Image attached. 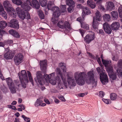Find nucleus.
Returning a JSON list of instances; mask_svg holds the SVG:
<instances>
[{
  "mask_svg": "<svg viewBox=\"0 0 122 122\" xmlns=\"http://www.w3.org/2000/svg\"><path fill=\"white\" fill-rule=\"evenodd\" d=\"M87 5L92 9L94 8L96 5L91 0H88L87 1Z\"/></svg>",
  "mask_w": 122,
  "mask_h": 122,
  "instance_id": "nucleus-27",
  "label": "nucleus"
},
{
  "mask_svg": "<svg viewBox=\"0 0 122 122\" xmlns=\"http://www.w3.org/2000/svg\"><path fill=\"white\" fill-rule=\"evenodd\" d=\"M16 102L15 101H14L11 103V104L12 105H16Z\"/></svg>",
  "mask_w": 122,
  "mask_h": 122,
  "instance_id": "nucleus-62",
  "label": "nucleus"
},
{
  "mask_svg": "<svg viewBox=\"0 0 122 122\" xmlns=\"http://www.w3.org/2000/svg\"><path fill=\"white\" fill-rule=\"evenodd\" d=\"M9 33L13 36L17 38H19L20 37V36L19 33L15 30H11L9 31Z\"/></svg>",
  "mask_w": 122,
  "mask_h": 122,
  "instance_id": "nucleus-22",
  "label": "nucleus"
},
{
  "mask_svg": "<svg viewBox=\"0 0 122 122\" xmlns=\"http://www.w3.org/2000/svg\"><path fill=\"white\" fill-rule=\"evenodd\" d=\"M94 17L95 18V20H96V21H101L102 16L99 11H98L96 13L95 17Z\"/></svg>",
  "mask_w": 122,
  "mask_h": 122,
  "instance_id": "nucleus-25",
  "label": "nucleus"
},
{
  "mask_svg": "<svg viewBox=\"0 0 122 122\" xmlns=\"http://www.w3.org/2000/svg\"><path fill=\"white\" fill-rule=\"evenodd\" d=\"M81 27L82 28L88 30L89 29V25L84 23H81Z\"/></svg>",
  "mask_w": 122,
  "mask_h": 122,
  "instance_id": "nucleus-38",
  "label": "nucleus"
},
{
  "mask_svg": "<svg viewBox=\"0 0 122 122\" xmlns=\"http://www.w3.org/2000/svg\"><path fill=\"white\" fill-rule=\"evenodd\" d=\"M79 31L80 33L81 34L82 36L83 37L84 34L85 33V31L83 30L80 29Z\"/></svg>",
  "mask_w": 122,
  "mask_h": 122,
  "instance_id": "nucleus-49",
  "label": "nucleus"
},
{
  "mask_svg": "<svg viewBox=\"0 0 122 122\" xmlns=\"http://www.w3.org/2000/svg\"><path fill=\"white\" fill-rule=\"evenodd\" d=\"M97 71L99 75L100 79L103 84H105L108 82V76L105 72V71L102 67H98L96 68Z\"/></svg>",
  "mask_w": 122,
  "mask_h": 122,
  "instance_id": "nucleus-5",
  "label": "nucleus"
},
{
  "mask_svg": "<svg viewBox=\"0 0 122 122\" xmlns=\"http://www.w3.org/2000/svg\"><path fill=\"white\" fill-rule=\"evenodd\" d=\"M69 72H67V82L70 86H75L76 85V81L73 77L69 76Z\"/></svg>",
  "mask_w": 122,
  "mask_h": 122,
  "instance_id": "nucleus-12",
  "label": "nucleus"
},
{
  "mask_svg": "<svg viewBox=\"0 0 122 122\" xmlns=\"http://www.w3.org/2000/svg\"><path fill=\"white\" fill-rule=\"evenodd\" d=\"M25 81V80H22V81H20L21 82V83L22 86L24 88H25L26 87V84L24 83H23L22 82L23 81Z\"/></svg>",
  "mask_w": 122,
  "mask_h": 122,
  "instance_id": "nucleus-50",
  "label": "nucleus"
},
{
  "mask_svg": "<svg viewBox=\"0 0 122 122\" xmlns=\"http://www.w3.org/2000/svg\"><path fill=\"white\" fill-rule=\"evenodd\" d=\"M97 33L102 35H103L104 34V32L102 30H97Z\"/></svg>",
  "mask_w": 122,
  "mask_h": 122,
  "instance_id": "nucleus-47",
  "label": "nucleus"
},
{
  "mask_svg": "<svg viewBox=\"0 0 122 122\" xmlns=\"http://www.w3.org/2000/svg\"><path fill=\"white\" fill-rule=\"evenodd\" d=\"M102 59V61L103 64L104 65L105 67H107L110 66H112L111 65V61L106 60H104L103 58L102 55H101L100 57Z\"/></svg>",
  "mask_w": 122,
  "mask_h": 122,
  "instance_id": "nucleus-19",
  "label": "nucleus"
},
{
  "mask_svg": "<svg viewBox=\"0 0 122 122\" xmlns=\"http://www.w3.org/2000/svg\"><path fill=\"white\" fill-rule=\"evenodd\" d=\"M99 23L97 21L95 20V18H93V20L92 24V27L94 29H97Z\"/></svg>",
  "mask_w": 122,
  "mask_h": 122,
  "instance_id": "nucleus-28",
  "label": "nucleus"
},
{
  "mask_svg": "<svg viewBox=\"0 0 122 122\" xmlns=\"http://www.w3.org/2000/svg\"><path fill=\"white\" fill-rule=\"evenodd\" d=\"M94 36L95 35L94 34L93 35L88 34L84 38V40L86 43L88 44H89L95 38Z\"/></svg>",
  "mask_w": 122,
  "mask_h": 122,
  "instance_id": "nucleus-16",
  "label": "nucleus"
},
{
  "mask_svg": "<svg viewBox=\"0 0 122 122\" xmlns=\"http://www.w3.org/2000/svg\"><path fill=\"white\" fill-rule=\"evenodd\" d=\"M12 1L13 3L18 5H22V4H21L22 3V2L21 0H12Z\"/></svg>",
  "mask_w": 122,
  "mask_h": 122,
  "instance_id": "nucleus-34",
  "label": "nucleus"
},
{
  "mask_svg": "<svg viewBox=\"0 0 122 122\" xmlns=\"http://www.w3.org/2000/svg\"><path fill=\"white\" fill-rule=\"evenodd\" d=\"M14 122H20L19 119L18 118H15Z\"/></svg>",
  "mask_w": 122,
  "mask_h": 122,
  "instance_id": "nucleus-61",
  "label": "nucleus"
},
{
  "mask_svg": "<svg viewBox=\"0 0 122 122\" xmlns=\"http://www.w3.org/2000/svg\"><path fill=\"white\" fill-rule=\"evenodd\" d=\"M38 0L42 6L44 7L47 4V0Z\"/></svg>",
  "mask_w": 122,
  "mask_h": 122,
  "instance_id": "nucleus-35",
  "label": "nucleus"
},
{
  "mask_svg": "<svg viewBox=\"0 0 122 122\" xmlns=\"http://www.w3.org/2000/svg\"><path fill=\"white\" fill-rule=\"evenodd\" d=\"M23 56L22 53H19L16 54L14 58V61L15 64L18 65L22 61Z\"/></svg>",
  "mask_w": 122,
  "mask_h": 122,
  "instance_id": "nucleus-9",
  "label": "nucleus"
},
{
  "mask_svg": "<svg viewBox=\"0 0 122 122\" xmlns=\"http://www.w3.org/2000/svg\"><path fill=\"white\" fill-rule=\"evenodd\" d=\"M117 67L119 68H118L116 69L117 73V75L119 77L122 76V71L121 69L122 68V60L121 59L119 60L117 63Z\"/></svg>",
  "mask_w": 122,
  "mask_h": 122,
  "instance_id": "nucleus-13",
  "label": "nucleus"
},
{
  "mask_svg": "<svg viewBox=\"0 0 122 122\" xmlns=\"http://www.w3.org/2000/svg\"><path fill=\"white\" fill-rule=\"evenodd\" d=\"M85 95V94L84 93H81L78 94L79 96L81 97H83Z\"/></svg>",
  "mask_w": 122,
  "mask_h": 122,
  "instance_id": "nucleus-59",
  "label": "nucleus"
},
{
  "mask_svg": "<svg viewBox=\"0 0 122 122\" xmlns=\"http://www.w3.org/2000/svg\"><path fill=\"white\" fill-rule=\"evenodd\" d=\"M59 99L61 100L62 101H65V100L64 97L63 96L59 97Z\"/></svg>",
  "mask_w": 122,
  "mask_h": 122,
  "instance_id": "nucleus-55",
  "label": "nucleus"
},
{
  "mask_svg": "<svg viewBox=\"0 0 122 122\" xmlns=\"http://www.w3.org/2000/svg\"><path fill=\"white\" fill-rule=\"evenodd\" d=\"M106 69L107 72L108 73V75L113 73V68L112 65L106 67Z\"/></svg>",
  "mask_w": 122,
  "mask_h": 122,
  "instance_id": "nucleus-24",
  "label": "nucleus"
},
{
  "mask_svg": "<svg viewBox=\"0 0 122 122\" xmlns=\"http://www.w3.org/2000/svg\"><path fill=\"white\" fill-rule=\"evenodd\" d=\"M54 3L53 1H49L47 4V8L48 10L53 11V15L55 18H57L61 15V12L58 7H54Z\"/></svg>",
  "mask_w": 122,
  "mask_h": 122,
  "instance_id": "nucleus-4",
  "label": "nucleus"
},
{
  "mask_svg": "<svg viewBox=\"0 0 122 122\" xmlns=\"http://www.w3.org/2000/svg\"><path fill=\"white\" fill-rule=\"evenodd\" d=\"M5 45V44L3 42L0 41V47H3Z\"/></svg>",
  "mask_w": 122,
  "mask_h": 122,
  "instance_id": "nucleus-58",
  "label": "nucleus"
},
{
  "mask_svg": "<svg viewBox=\"0 0 122 122\" xmlns=\"http://www.w3.org/2000/svg\"><path fill=\"white\" fill-rule=\"evenodd\" d=\"M36 75L37 80H36L35 79L36 81L37 82V81L41 85H43V84L45 82L43 78L42 77V75L41 72L40 71L37 72Z\"/></svg>",
  "mask_w": 122,
  "mask_h": 122,
  "instance_id": "nucleus-14",
  "label": "nucleus"
},
{
  "mask_svg": "<svg viewBox=\"0 0 122 122\" xmlns=\"http://www.w3.org/2000/svg\"><path fill=\"white\" fill-rule=\"evenodd\" d=\"M119 13V17H122V6H120L118 8V9Z\"/></svg>",
  "mask_w": 122,
  "mask_h": 122,
  "instance_id": "nucleus-41",
  "label": "nucleus"
},
{
  "mask_svg": "<svg viewBox=\"0 0 122 122\" xmlns=\"http://www.w3.org/2000/svg\"><path fill=\"white\" fill-rule=\"evenodd\" d=\"M18 75L20 81H22V80H25L27 82L28 81L27 74L25 70L21 71L20 74H18Z\"/></svg>",
  "mask_w": 122,
  "mask_h": 122,
  "instance_id": "nucleus-10",
  "label": "nucleus"
},
{
  "mask_svg": "<svg viewBox=\"0 0 122 122\" xmlns=\"http://www.w3.org/2000/svg\"><path fill=\"white\" fill-rule=\"evenodd\" d=\"M111 28L113 30H116L118 29L120 26V24L118 22H113L111 25Z\"/></svg>",
  "mask_w": 122,
  "mask_h": 122,
  "instance_id": "nucleus-20",
  "label": "nucleus"
},
{
  "mask_svg": "<svg viewBox=\"0 0 122 122\" xmlns=\"http://www.w3.org/2000/svg\"><path fill=\"white\" fill-rule=\"evenodd\" d=\"M5 33V31L2 30L0 29V38L2 37L3 35Z\"/></svg>",
  "mask_w": 122,
  "mask_h": 122,
  "instance_id": "nucleus-46",
  "label": "nucleus"
},
{
  "mask_svg": "<svg viewBox=\"0 0 122 122\" xmlns=\"http://www.w3.org/2000/svg\"><path fill=\"white\" fill-rule=\"evenodd\" d=\"M57 87L58 88H59V89H61V88H63L62 86L61 85V84L60 83H58V85L57 86Z\"/></svg>",
  "mask_w": 122,
  "mask_h": 122,
  "instance_id": "nucleus-57",
  "label": "nucleus"
},
{
  "mask_svg": "<svg viewBox=\"0 0 122 122\" xmlns=\"http://www.w3.org/2000/svg\"><path fill=\"white\" fill-rule=\"evenodd\" d=\"M20 114L19 112H17L15 114V115L17 117H18L20 116Z\"/></svg>",
  "mask_w": 122,
  "mask_h": 122,
  "instance_id": "nucleus-64",
  "label": "nucleus"
},
{
  "mask_svg": "<svg viewBox=\"0 0 122 122\" xmlns=\"http://www.w3.org/2000/svg\"><path fill=\"white\" fill-rule=\"evenodd\" d=\"M66 5H62L61 6V11L60 10H59L61 11V12H65L66 11Z\"/></svg>",
  "mask_w": 122,
  "mask_h": 122,
  "instance_id": "nucleus-42",
  "label": "nucleus"
},
{
  "mask_svg": "<svg viewBox=\"0 0 122 122\" xmlns=\"http://www.w3.org/2000/svg\"><path fill=\"white\" fill-rule=\"evenodd\" d=\"M97 61L99 64L101 63V59L99 57L97 59Z\"/></svg>",
  "mask_w": 122,
  "mask_h": 122,
  "instance_id": "nucleus-60",
  "label": "nucleus"
},
{
  "mask_svg": "<svg viewBox=\"0 0 122 122\" xmlns=\"http://www.w3.org/2000/svg\"><path fill=\"white\" fill-rule=\"evenodd\" d=\"M111 15L113 19L116 20L117 19L118 17V14L117 11H113L111 13Z\"/></svg>",
  "mask_w": 122,
  "mask_h": 122,
  "instance_id": "nucleus-26",
  "label": "nucleus"
},
{
  "mask_svg": "<svg viewBox=\"0 0 122 122\" xmlns=\"http://www.w3.org/2000/svg\"><path fill=\"white\" fill-rule=\"evenodd\" d=\"M44 101L47 104H50V102L46 98H45L44 99Z\"/></svg>",
  "mask_w": 122,
  "mask_h": 122,
  "instance_id": "nucleus-53",
  "label": "nucleus"
},
{
  "mask_svg": "<svg viewBox=\"0 0 122 122\" xmlns=\"http://www.w3.org/2000/svg\"><path fill=\"white\" fill-rule=\"evenodd\" d=\"M13 56L9 51H7L4 55V57L6 60L11 59Z\"/></svg>",
  "mask_w": 122,
  "mask_h": 122,
  "instance_id": "nucleus-21",
  "label": "nucleus"
},
{
  "mask_svg": "<svg viewBox=\"0 0 122 122\" xmlns=\"http://www.w3.org/2000/svg\"><path fill=\"white\" fill-rule=\"evenodd\" d=\"M19 107L21 108L23 110H24L25 108V106L23 104H20V105H19Z\"/></svg>",
  "mask_w": 122,
  "mask_h": 122,
  "instance_id": "nucleus-54",
  "label": "nucleus"
},
{
  "mask_svg": "<svg viewBox=\"0 0 122 122\" xmlns=\"http://www.w3.org/2000/svg\"><path fill=\"white\" fill-rule=\"evenodd\" d=\"M109 76L110 77V78L113 80L116 79L117 78V76L115 74H113L112 73L111 74H110V75H109Z\"/></svg>",
  "mask_w": 122,
  "mask_h": 122,
  "instance_id": "nucleus-44",
  "label": "nucleus"
},
{
  "mask_svg": "<svg viewBox=\"0 0 122 122\" xmlns=\"http://www.w3.org/2000/svg\"><path fill=\"white\" fill-rule=\"evenodd\" d=\"M15 84V87H16L17 90H19V88L20 86L21 81L20 82L19 80H17L14 81Z\"/></svg>",
  "mask_w": 122,
  "mask_h": 122,
  "instance_id": "nucleus-32",
  "label": "nucleus"
},
{
  "mask_svg": "<svg viewBox=\"0 0 122 122\" xmlns=\"http://www.w3.org/2000/svg\"><path fill=\"white\" fill-rule=\"evenodd\" d=\"M3 5L8 13L10 12L11 10H13V8L11 7V4L9 1H6L3 3Z\"/></svg>",
  "mask_w": 122,
  "mask_h": 122,
  "instance_id": "nucleus-11",
  "label": "nucleus"
},
{
  "mask_svg": "<svg viewBox=\"0 0 122 122\" xmlns=\"http://www.w3.org/2000/svg\"><path fill=\"white\" fill-rule=\"evenodd\" d=\"M107 8L108 10H111L114 9V5L113 3L112 2H107Z\"/></svg>",
  "mask_w": 122,
  "mask_h": 122,
  "instance_id": "nucleus-23",
  "label": "nucleus"
},
{
  "mask_svg": "<svg viewBox=\"0 0 122 122\" xmlns=\"http://www.w3.org/2000/svg\"><path fill=\"white\" fill-rule=\"evenodd\" d=\"M30 5L33 6L36 9H38L40 7V5L38 1L36 0H32V3L30 0H26V3L21 5V7L23 9L21 10L18 7L16 9V11L20 18L22 20L25 19L28 20L30 18V15L28 12L31 9Z\"/></svg>",
  "mask_w": 122,
  "mask_h": 122,
  "instance_id": "nucleus-1",
  "label": "nucleus"
},
{
  "mask_svg": "<svg viewBox=\"0 0 122 122\" xmlns=\"http://www.w3.org/2000/svg\"><path fill=\"white\" fill-rule=\"evenodd\" d=\"M56 77H55V73L53 72L49 74L44 75V78L46 82L48 83H50L53 85L56 84V80L59 81L60 79V76L62 79L64 85L66 88H67V84L66 79V77L64 74H63L60 69L57 68L56 70Z\"/></svg>",
  "mask_w": 122,
  "mask_h": 122,
  "instance_id": "nucleus-3",
  "label": "nucleus"
},
{
  "mask_svg": "<svg viewBox=\"0 0 122 122\" xmlns=\"http://www.w3.org/2000/svg\"><path fill=\"white\" fill-rule=\"evenodd\" d=\"M118 59V58L115 57L114 56L112 58V60L115 61H117Z\"/></svg>",
  "mask_w": 122,
  "mask_h": 122,
  "instance_id": "nucleus-56",
  "label": "nucleus"
},
{
  "mask_svg": "<svg viewBox=\"0 0 122 122\" xmlns=\"http://www.w3.org/2000/svg\"><path fill=\"white\" fill-rule=\"evenodd\" d=\"M102 100L106 104H109L108 100L107 99L102 98Z\"/></svg>",
  "mask_w": 122,
  "mask_h": 122,
  "instance_id": "nucleus-51",
  "label": "nucleus"
},
{
  "mask_svg": "<svg viewBox=\"0 0 122 122\" xmlns=\"http://www.w3.org/2000/svg\"><path fill=\"white\" fill-rule=\"evenodd\" d=\"M61 69L63 71V72H66V67L65 66H62V67L61 68Z\"/></svg>",
  "mask_w": 122,
  "mask_h": 122,
  "instance_id": "nucleus-52",
  "label": "nucleus"
},
{
  "mask_svg": "<svg viewBox=\"0 0 122 122\" xmlns=\"http://www.w3.org/2000/svg\"><path fill=\"white\" fill-rule=\"evenodd\" d=\"M105 95V93L103 91H100V94L99 95V96L101 97H103Z\"/></svg>",
  "mask_w": 122,
  "mask_h": 122,
  "instance_id": "nucleus-48",
  "label": "nucleus"
},
{
  "mask_svg": "<svg viewBox=\"0 0 122 122\" xmlns=\"http://www.w3.org/2000/svg\"><path fill=\"white\" fill-rule=\"evenodd\" d=\"M42 102V101L40 100V99H37L36 102L35 103V105L36 107H38L39 106H40L41 103Z\"/></svg>",
  "mask_w": 122,
  "mask_h": 122,
  "instance_id": "nucleus-39",
  "label": "nucleus"
},
{
  "mask_svg": "<svg viewBox=\"0 0 122 122\" xmlns=\"http://www.w3.org/2000/svg\"><path fill=\"white\" fill-rule=\"evenodd\" d=\"M28 76L29 77V80L33 86H34V84L33 82V79L31 77L30 72L29 71H27Z\"/></svg>",
  "mask_w": 122,
  "mask_h": 122,
  "instance_id": "nucleus-36",
  "label": "nucleus"
},
{
  "mask_svg": "<svg viewBox=\"0 0 122 122\" xmlns=\"http://www.w3.org/2000/svg\"><path fill=\"white\" fill-rule=\"evenodd\" d=\"M9 87L12 93H14L16 92V87L14 82L12 81V79L10 77L6 78L5 80Z\"/></svg>",
  "mask_w": 122,
  "mask_h": 122,
  "instance_id": "nucleus-7",
  "label": "nucleus"
},
{
  "mask_svg": "<svg viewBox=\"0 0 122 122\" xmlns=\"http://www.w3.org/2000/svg\"><path fill=\"white\" fill-rule=\"evenodd\" d=\"M117 98V95L115 93H112L110 94V98L112 100H115Z\"/></svg>",
  "mask_w": 122,
  "mask_h": 122,
  "instance_id": "nucleus-37",
  "label": "nucleus"
},
{
  "mask_svg": "<svg viewBox=\"0 0 122 122\" xmlns=\"http://www.w3.org/2000/svg\"><path fill=\"white\" fill-rule=\"evenodd\" d=\"M13 11L11 10V11L12 13L11 14V16H12L14 18H16V14L15 12V10L13 9Z\"/></svg>",
  "mask_w": 122,
  "mask_h": 122,
  "instance_id": "nucleus-45",
  "label": "nucleus"
},
{
  "mask_svg": "<svg viewBox=\"0 0 122 122\" xmlns=\"http://www.w3.org/2000/svg\"><path fill=\"white\" fill-rule=\"evenodd\" d=\"M91 11L89 10V8L87 7H84L83 9L82 12L81 16L82 18L79 17L77 19V20L81 23V22L84 20V17L85 15L90 14Z\"/></svg>",
  "mask_w": 122,
  "mask_h": 122,
  "instance_id": "nucleus-8",
  "label": "nucleus"
},
{
  "mask_svg": "<svg viewBox=\"0 0 122 122\" xmlns=\"http://www.w3.org/2000/svg\"><path fill=\"white\" fill-rule=\"evenodd\" d=\"M38 15L40 18L41 19H43L44 18L45 16L42 11L40 10H38Z\"/></svg>",
  "mask_w": 122,
  "mask_h": 122,
  "instance_id": "nucleus-33",
  "label": "nucleus"
},
{
  "mask_svg": "<svg viewBox=\"0 0 122 122\" xmlns=\"http://www.w3.org/2000/svg\"><path fill=\"white\" fill-rule=\"evenodd\" d=\"M7 25V24L5 21L2 20L0 22V28L1 29H4Z\"/></svg>",
  "mask_w": 122,
  "mask_h": 122,
  "instance_id": "nucleus-29",
  "label": "nucleus"
},
{
  "mask_svg": "<svg viewBox=\"0 0 122 122\" xmlns=\"http://www.w3.org/2000/svg\"><path fill=\"white\" fill-rule=\"evenodd\" d=\"M4 43L5 44V45H10L13 43V41L12 40H8L5 41Z\"/></svg>",
  "mask_w": 122,
  "mask_h": 122,
  "instance_id": "nucleus-40",
  "label": "nucleus"
},
{
  "mask_svg": "<svg viewBox=\"0 0 122 122\" xmlns=\"http://www.w3.org/2000/svg\"><path fill=\"white\" fill-rule=\"evenodd\" d=\"M57 25L59 27L63 29L66 33H68L69 30L71 29L70 25L68 21L64 22L62 20L59 21L57 24Z\"/></svg>",
  "mask_w": 122,
  "mask_h": 122,
  "instance_id": "nucleus-6",
  "label": "nucleus"
},
{
  "mask_svg": "<svg viewBox=\"0 0 122 122\" xmlns=\"http://www.w3.org/2000/svg\"><path fill=\"white\" fill-rule=\"evenodd\" d=\"M66 2L67 5L69 6V7H72L74 4V3L72 0H66Z\"/></svg>",
  "mask_w": 122,
  "mask_h": 122,
  "instance_id": "nucleus-31",
  "label": "nucleus"
},
{
  "mask_svg": "<svg viewBox=\"0 0 122 122\" xmlns=\"http://www.w3.org/2000/svg\"><path fill=\"white\" fill-rule=\"evenodd\" d=\"M103 18L105 21H108L111 20V17L110 15L108 14H105L103 16Z\"/></svg>",
  "mask_w": 122,
  "mask_h": 122,
  "instance_id": "nucleus-30",
  "label": "nucleus"
},
{
  "mask_svg": "<svg viewBox=\"0 0 122 122\" xmlns=\"http://www.w3.org/2000/svg\"><path fill=\"white\" fill-rule=\"evenodd\" d=\"M63 66V63H60L59 65V66L60 68H61L62 66Z\"/></svg>",
  "mask_w": 122,
  "mask_h": 122,
  "instance_id": "nucleus-63",
  "label": "nucleus"
},
{
  "mask_svg": "<svg viewBox=\"0 0 122 122\" xmlns=\"http://www.w3.org/2000/svg\"><path fill=\"white\" fill-rule=\"evenodd\" d=\"M10 26L14 28L18 29L19 28V25L18 21L15 19H13L10 21Z\"/></svg>",
  "mask_w": 122,
  "mask_h": 122,
  "instance_id": "nucleus-15",
  "label": "nucleus"
},
{
  "mask_svg": "<svg viewBox=\"0 0 122 122\" xmlns=\"http://www.w3.org/2000/svg\"><path fill=\"white\" fill-rule=\"evenodd\" d=\"M103 28L105 32L109 34H110L111 33L112 30L109 25L106 23L103 24Z\"/></svg>",
  "mask_w": 122,
  "mask_h": 122,
  "instance_id": "nucleus-18",
  "label": "nucleus"
},
{
  "mask_svg": "<svg viewBox=\"0 0 122 122\" xmlns=\"http://www.w3.org/2000/svg\"><path fill=\"white\" fill-rule=\"evenodd\" d=\"M87 75L84 72L79 73L77 72L74 74V77L76 82L78 85H83L85 83L84 80L86 83L89 84L92 83L96 86L97 84V81H95L94 78V75L93 71H90L87 72Z\"/></svg>",
  "mask_w": 122,
  "mask_h": 122,
  "instance_id": "nucleus-2",
  "label": "nucleus"
},
{
  "mask_svg": "<svg viewBox=\"0 0 122 122\" xmlns=\"http://www.w3.org/2000/svg\"><path fill=\"white\" fill-rule=\"evenodd\" d=\"M40 66L42 71L44 73H46L47 66L46 60H44L42 61H40Z\"/></svg>",
  "mask_w": 122,
  "mask_h": 122,
  "instance_id": "nucleus-17",
  "label": "nucleus"
},
{
  "mask_svg": "<svg viewBox=\"0 0 122 122\" xmlns=\"http://www.w3.org/2000/svg\"><path fill=\"white\" fill-rule=\"evenodd\" d=\"M22 117L26 122H30V118L27 117L25 116L24 115H22Z\"/></svg>",
  "mask_w": 122,
  "mask_h": 122,
  "instance_id": "nucleus-43",
  "label": "nucleus"
}]
</instances>
